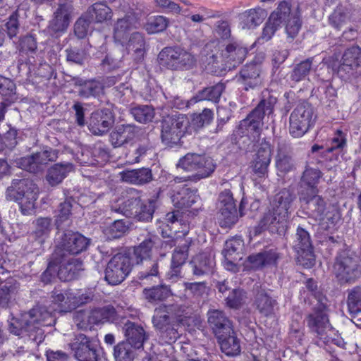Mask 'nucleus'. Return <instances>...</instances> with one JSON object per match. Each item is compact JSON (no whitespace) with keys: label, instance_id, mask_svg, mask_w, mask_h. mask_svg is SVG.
<instances>
[{"label":"nucleus","instance_id":"1","mask_svg":"<svg viewBox=\"0 0 361 361\" xmlns=\"http://www.w3.org/2000/svg\"><path fill=\"white\" fill-rule=\"evenodd\" d=\"M55 320L52 312L45 306H39L21 314L19 318H12L9 323V331L19 337L27 338L39 345L45 337L42 327L54 324Z\"/></svg>","mask_w":361,"mask_h":361},{"label":"nucleus","instance_id":"2","mask_svg":"<svg viewBox=\"0 0 361 361\" xmlns=\"http://www.w3.org/2000/svg\"><path fill=\"white\" fill-rule=\"evenodd\" d=\"M276 103V97H264L255 109L240 121L238 131L241 135L237 143L241 149L247 152L255 150L257 143L259 141L262 120L266 115L273 114Z\"/></svg>","mask_w":361,"mask_h":361},{"label":"nucleus","instance_id":"3","mask_svg":"<svg viewBox=\"0 0 361 361\" xmlns=\"http://www.w3.org/2000/svg\"><path fill=\"white\" fill-rule=\"evenodd\" d=\"M299 202L302 211L319 221L325 229L334 226L340 219L339 212L334 208H327L326 201L318 192L300 190Z\"/></svg>","mask_w":361,"mask_h":361},{"label":"nucleus","instance_id":"4","mask_svg":"<svg viewBox=\"0 0 361 361\" xmlns=\"http://www.w3.org/2000/svg\"><path fill=\"white\" fill-rule=\"evenodd\" d=\"M333 269L338 282L341 285L354 283L361 278V265L349 250L338 252Z\"/></svg>","mask_w":361,"mask_h":361},{"label":"nucleus","instance_id":"5","mask_svg":"<svg viewBox=\"0 0 361 361\" xmlns=\"http://www.w3.org/2000/svg\"><path fill=\"white\" fill-rule=\"evenodd\" d=\"M177 166L188 172H194V180H200L212 176L216 168L215 161L205 154L188 153L178 161Z\"/></svg>","mask_w":361,"mask_h":361},{"label":"nucleus","instance_id":"6","mask_svg":"<svg viewBox=\"0 0 361 361\" xmlns=\"http://www.w3.org/2000/svg\"><path fill=\"white\" fill-rule=\"evenodd\" d=\"M159 64L173 71L189 70L195 65L193 55L179 47L164 48L158 55Z\"/></svg>","mask_w":361,"mask_h":361},{"label":"nucleus","instance_id":"7","mask_svg":"<svg viewBox=\"0 0 361 361\" xmlns=\"http://www.w3.org/2000/svg\"><path fill=\"white\" fill-rule=\"evenodd\" d=\"M172 309L170 306L160 305L154 310L152 323L162 341L165 343L175 342L179 338L178 324L174 323L171 317Z\"/></svg>","mask_w":361,"mask_h":361},{"label":"nucleus","instance_id":"8","mask_svg":"<svg viewBox=\"0 0 361 361\" xmlns=\"http://www.w3.org/2000/svg\"><path fill=\"white\" fill-rule=\"evenodd\" d=\"M315 116L313 106L308 102L299 104L289 118V133L293 137H302L314 125Z\"/></svg>","mask_w":361,"mask_h":361},{"label":"nucleus","instance_id":"9","mask_svg":"<svg viewBox=\"0 0 361 361\" xmlns=\"http://www.w3.org/2000/svg\"><path fill=\"white\" fill-rule=\"evenodd\" d=\"M189 119L185 115L179 114L164 119L161 123V138L162 142L170 147L177 146L189 126Z\"/></svg>","mask_w":361,"mask_h":361},{"label":"nucleus","instance_id":"10","mask_svg":"<svg viewBox=\"0 0 361 361\" xmlns=\"http://www.w3.org/2000/svg\"><path fill=\"white\" fill-rule=\"evenodd\" d=\"M88 245V240L78 232L65 230L61 237L59 245L52 254L54 262H62L65 256L78 255Z\"/></svg>","mask_w":361,"mask_h":361},{"label":"nucleus","instance_id":"11","mask_svg":"<svg viewBox=\"0 0 361 361\" xmlns=\"http://www.w3.org/2000/svg\"><path fill=\"white\" fill-rule=\"evenodd\" d=\"M133 262L130 253H118L108 262L104 279L109 284L116 286L122 283L132 271Z\"/></svg>","mask_w":361,"mask_h":361},{"label":"nucleus","instance_id":"12","mask_svg":"<svg viewBox=\"0 0 361 361\" xmlns=\"http://www.w3.org/2000/svg\"><path fill=\"white\" fill-rule=\"evenodd\" d=\"M318 304H314L312 312L306 317L307 326L310 331L319 338L326 331H330L331 324L326 312V298L324 295H319Z\"/></svg>","mask_w":361,"mask_h":361},{"label":"nucleus","instance_id":"13","mask_svg":"<svg viewBox=\"0 0 361 361\" xmlns=\"http://www.w3.org/2000/svg\"><path fill=\"white\" fill-rule=\"evenodd\" d=\"M269 18L280 25L283 23H286V32L291 40L297 36L301 28L302 23L298 12L291 13L290 4L287 1L281 2Z\"/></svg>","mask_w":361,"mask_h":361},{"label":"nucleus","instance_id":"14","mask_svg":"<svg viewBox=\"0 0 361 361\" xmlns=\"http://www.w3.org/2000/svg\"><path fill=\"white\" fill-rule=\"evenodd\" d=\"M58 150L46 147L43 150L20 158L18 164L19 167L32 173H37L44 170V166L56 160Z\"/></svg>","mask_w":361,"mask_h":361},{"label":"nucleus","instance_id":"15","mask_svg":"<svg viewBox=\"0 0 361 361\" xmlns=\"http://www.w3.org/2000/svg\"><path fill=\"white\" fill-rule=\"evenodd\" d=\"M361 68V48L353 46L347 49L336 66L338 76L343 80H348Z\"/></svg>","mask_w":361,"mask_h":361},{"label":"nucleus","instance_id":"16","mask_svg":"<svg viewBox=\"0 0 361 361\" xmlns=\"http://www.w3.org/2000/svg\"><path fill=\"white\" fill-rule=\"evenodd\" d=\"M293 249L298 255L299 262L303 261V265L313 266L314 255L312 240L309 232L301 226H298L292 243Z\"/></svg>","mask_w":361,"mask_h":361},{"label":"nucleus","instance_id":"17","mask_svg":"<svg viewBox=\"0 0 361 361\" xmlns=\"http://www.w3.org/2000/svg\"><path fill=\"white\" fill-rule=\"evenodd\" d=\"M219 209L221 227L230 228L238 221L236 204L230 190H224L219 194Z\"/></svg>","mask_w":361,"mask_h":361},{"label":"nucleus","instance_id":"18","mask_svg":"<svg viewBox=\"0 0 361 361\" xmlns=\"http://www.w3.org/2000/svg\"><path fill=\"white\" fill-rule=\"evenodd\" d=\"M207 323L216 338L233 333V324L226 313L220 310L210 309L207 313Z\"/></svg>","mask_w":361,"mask_h":361},{"label":"nucleus","instance_id":"19","mask_svg":"<svg viewBox=\"0 0 361 361\" xmlns=\"http://www.w3.org/2000/svg\"><path fill=\"white\" fill-rule=\"evenodd\" d=\"M271 159V145L268 142L262 141L252 161V171L257 177L268 176V167Z\"/></svg>","mask_w":361,"mask_h":361},{"label":"nucleus","instance_id":"20","mask_svg":"<svg viewBox=\"0 0 361 361\" xmlns=\"http://www.w3.org/2000/svg\"><path fill=\"white\" fill-rule=\"evenodd\" d=\"M114 123V116L110 109H99L92 114V133L94 135L107 133Z\"/></svg>","mask_w":361,"mask_h":361},{"label":"nucleus","instance_id":"21","mask_svg":"<svg viewBox=\"0 0 361 361\" xmlns=\"http://www.w3.org/2000/svg\"><path fill=\"white\" fill-rule=\"evenodd\" d=\"M247 50L236 41L228 43L225 49L221 51V57L226 61L227 69L231 70L243 62Z\"/></svg>","mask_w":361,"mask_h":361},{"label":"nucleus","instance_id":"22","mask_svg":"<svg viewBox=\"0 0 361 361\" xmlns=\"http://www.w3.org/2000/svg\"><path fill=\"white\" fill-rule=\"evenodd\" d=\"M192 272L195 276L212 274L216 266L214 255L208 251L199 253L190 262Z\"/></svg>","mask_w":361,"mask_h":361},{"label":"nucleus","instance_id":"23","mask_svg":"<svg viewBox=\"0 0 361 361\" xmlns=\"http://www.w3.org/2000/svg\"><path fill=\"white\" fill-rule=\"evenodd\" d=\"M54 265L56 269L59 265L57 276L62 281H70L75 279L80 271L83 270L82 261L68 256L63 258L62 262Z\"/></svg>","mask_w":361,"mask_h":361},{"label":"nucleus","instance_id":"24","mask_svg":"<svg viewBox=\"0 0 361 361\" xmlns=\"http://www.w3.org/2000/svg\"><path fill=\"white\" fill-rule=\"evenodd\" d=\"M28 8L26 4H20L6 20L4 31L10 39L16 37L20 32L22 24L27 18Z\"/></svg>","mask_w":361,"mask_h":361},{"label":"nucleus","instance_id":"25","mask_svg":"<svg viewBox=\"0 0 361 361\" xmlns=\"http://www.w3.org/2000/svg\"><path fill=\"white\" fill-rule=\"evenodd\" d=\"M238 80L246 91L259 87L262 85V79L259 66L254 63L246 64L240 71Z\"/></svg>","mask_w":361,"mask_h":361},{"label":"nucleus","instance_id":"26","mask_svg":"<svg viewBox=\"0 0 361 361\" xmlns=\"http://www.w3.org/2000/svg\"><path fill=\"white\" fill-rule=\"evenodd\" d=\"M288 220V217L271 209L264 214L261 224L265 226L266 229L269 232L283 235L287 228Z\"/></svg>","mask_w":361,"mask_h":361},{"label":"nucleus","instance_id":"27","mask_svg":"<svg viewBox=\"0 0 361 361\" xmlns=\"http://www.w3.org/2000/svg\"><path fill=\"white\" fill-rule=\"evenodd\" d=\"M207 52L205 57L206 69L212 73L218 74L228 70L226 61L221 57V52L214 47V43L207 44L205 47Z\"/></svg>","mask_w":361,"mask_h":361},{"label":"nucleus","instance_id":"28","mask_svg":"<svg viewBox=\"0 0 361 361\" xmlns=\"http://www.w3.org/2000/svg\"><path fill=\"white\" fill-rule=\"evenodd\" d=\"M295 199L293 189L284 188L274 196L271 209L289 218L290 209Z\"/></svg>","mask_w":361,"mask_h":361},{"label":"nucleus","instance_id":"29","mask_svg":"<svg viewBox=\"0 0 361 361\" xmlns=\"http://www.w3.org/2000/svg\"><path fill=\"white\" fill-rule=\"evenodd\" d=\"M128 194L129 197L120 204L112 206L111 210L116 213H121L128 218L134 219L135 216L137 215V209L141 198L138 191L135 189L130 190Z\"/></svg>","mask_w":361,"mask_h":361},{"label":"nucleus","instance_id":"30","mask_svg":"<svg viewBox=\"0 0 361 361\" xmlns=\"http://www.w3.org/2000/svg\"><path fill=\"white\" fill-rule=\"evenodd\" d=\"M119 175L123 182L135 185L147 184L153 179L152 170L145 167L132 170L126 169L120 172Z\"/></svg>","mask_w":361,"mask_h":361},{"label":"nucleus","instance_id":"31","mask_svg":"<svg viewBox=\"0 0 361 361\" xmlns=\"http://www.w3.org/2000/svg\"><path fill=\"white\" fill-rule=\"evenodd\" d=\"M199 198L197 190L187 185L176 190L171 197L173 205L179 209L191 207L198 201Z\"/></svg>","mask_w":361,"mask_h":361},{"label":"nucleus","instance_id":"32","mask_svg":"<svg viewBox=\"0 0 361 361\" xmlns=\"http://www.w3.org/2000/svg\"><path fill=\"white\" fill-rule=\"evenodd\" d=\"M123 331L126 338L125 342H129L135 349H140L143 347L147 336L142 326L134 322H128L123 326Z\"/></svg>","mask_w":361,"mask_h":361},{"label":"nucleus","instance_id":"33","mask_svg":"<svg viewBox=\"0 0 361 361\" xmlns=\"http://www.w3.org/2000/svg\"><path fill=\"white\" fill-rule=\"evenodd\" d=\"M138 128L133 124L118 126L110 134V142L114 147H118L134 138Z\"/></svg>","mask_w":361,"mask_h":361},{"label":"nucleus","instance_id":"34","mask_svg":"<svg viewBox=\"0 0 361 361\" xmlns=\"http://www.w3.org/2000/svg\"><path fill=\"white\" fill-rule=\"evenodd\" d=\"M161 260L154 259L143 262V268L137 275V279L142 284L156 283L160 279V269Z\"/></svg>","mask_w":361,"mask_h":361},{"label":"nucleus","instance_id":"35","mask_svg":"<svg viewBox=\"0 0 361 361\" xmlns=\"http://www.w3.org/2000/svg\"><path fill=\"white\" fill-rule=\"evenodd\" d=\"M73 170L71 163H58L48 169L45 176L47 183L54 187L62 183L68 174Z\"/></svg>","mask_w":361,"mask_h":361},{"label":"nucleus","instance_id":"36","mask_svg":"<svg viewBox=\"0 0 361 361\" xmlns=\"http://www.w3.org/2000/svg\"><path fill=\"white\" fill-rule=\"evenodd\" d=\"M322 173L319 169L306 166L300 178V190L318 192L317 185L322 177Z\"/></svg>","mask_w":361,"mask_h":361},{"label":"nucleus","instance_id":"37","mask_svg":"<svg viewBox=\"0 0 361 361\" xmlns=\"http://www.w3.org/2000/svg\"><path fill=\"white\" fill-rule=\"evenodd\" d=\"M154 245V242L151 236H148L138 245L134 246L133 247L132 255L130 254L133 265H138L145 262L146 261L151 260L150 257Z\"/></svg>","mask_w":361,"mask_h":361},{"label":"nucleus","instance_id":"38","mask_svg":"<svg viewBox=\"0 0 361 361\" xmlns=\"http://www.w3.org/2000/svg\"><path fill=\"white\" fill-rule=\"evenodd\" d=\"M270 290L259 289L255 297V304L259 312L265 315L269 316L274 314V307L277 305L276 300L271 295Z\"/></svg>","mask_w":361,"mask_h":361},{"label":"nucleus","instance_id":"39","mask_svg":"<svg viewBox=\"0 0 361 361\" xmlns=\"http://www.w3.org/2000/svg\"><path fill=\"white\" fill-rule=\"evenodd\" d=\"M267 11L257 7L245 11L240 15V24L243 29H253L259 25L266 18Z\"/></svg>","mask_w":361,"mask_h":361},{"label":"nucleus","instance_id":"40","mask_svg":"<svg viewBox=\"0 0 361 361\" xmlns=\"http://www.w3.org/2000/svg\"><path fill=\"white\" fill-rule=\"evenodd\" d=\"M74 200L70 197L66 198L64 202L59 205V214L56 216L55 225L58 230H63L71 226L72 224V213Z\"/></svg>","mask_w":361,"mask_h":361},{"label":"nucleus","instance_id":"41","mask_svg":"<svg viewBox=\"0 0 361 361\" xmlns=\"http://www.w3.org/2000/svg\"><path fill=\"white\" fill-rule=\"evenodd\" d=\"M133 23L134 18L128 15L117 20L114 27V39L116 42L123 44L126 42Z\"/></svg>","mask_w":361,"mask_h":361},{"label":"nucleus","instance_id":"42","mask_svg":"<svg viewBox=\"0 0 361 361\" xmlns=\"http://www.w3.org/2000/svg\"><path fill=\"white\" fill-rule=\"evenodd\" d=\"M18 190L23 195V202L27 207L33 206L38 198L39 188L33 180L29 178L18 179Z\"/></svg>","mask_w":361,"mask_h":361},{"label":"nucleus","instance_id":"43","mask_svg":"<svg viewBox=\"0 0 361 361\" xmlns=\"http://www.w3.org/2000/svg\"><path fill=\"white\" fill-rule=\"evenodd\" d=\"M220 344L221 351L227 356L234 357L238 355L241 351L240 340L235 333L228 334L221 338H216Z\"/></svg>","mask_w":361,"mask_h":361},{"label":"nucleus","instance_id":"44","mask_svg":"<svg viewBox=\"0 0 361 361\" xmlns=\"http://www.w3.org/2000/svg\"><path fill=\"white\" fill-rule=\"evenodd\" d=\"M275 165L277 170L283 173H288L295 169V163L292 154L285 147H279Z\"/></svg>","mask_w":361,"mask_h":361},{"label":"nucleus","instance_id":"45","mask_svg":"<svg viewBox=\"0 0 361 361\" xmlns=\"http://www.w3.org/2000/svg\"><path fill=\"white\" fill-rule=\"evenodd\" d=\"M224 88V85L220 82L215 85L205 87L199 91L190 101L197 102L203 100H207L215 104L218 103Z\"/></svg>","mask_w":361,"mask_h":361},{"label":"nucleus","instance_id":"46","mask_svg":"<svg viewBox=\"0 0 361 361\" xmlns=\"http://www.w3.org/2000/svg\"><path fill=\"white\" fill-rule=\"evenodd\" d=\"M19 283L13 278H8L0 284V307L6 308L11 301L12 296L17 293Z\"/></svg>","mask_w":361,"mask_h":361},{"label":"nucleus","instance_id":"47","mask_svg":"<svg viewBox=\"0 0 361 361\" xmlns=\"http://www.w3.org/2000/svg\"><path fill=\"white\" fill-rule=\"evenodd\" d=\"M72 346L79 361H90V340L88 337L80 334Z\"/></svg>","mask_w":361,"mask_h":361},{"label":"nucleus","instance_id":"48","mask_svg":"<svg viewBox=\"0 0 361 361\" xmlns=\"http://www.w3.org/2000/svg\"><path fill=\"white\" fill-rule=\"evenodd\" d=\"M157 198L152 197L145 202L140 199L137 209V215L134 219L139 221H149L152 219L155 209L157 207Z\"/></svg>","mask_w":361,"mask_h":361},{"label":"nucleus","instance_id":"49","mask_svg":"<svg viewBox=\"0 0 361 361\" xmlns=\"http://www.w3.org/2000/svg\"><path fill=\"white\" fill-rule=\"evenodd\" d=\"M18 99H3L0 102V123L5 120L7 114L8 123H14L20 120L21 116L17 108H11V105Z\"/></svg>","mask_w":361,"mask_h":361},{"label":"nucleus","instance_id":"50","mask_svg":"<svg viewBox=\"0 0 361 361\" xmlns=\"http://www.w3.org/2000/svg\"><path fill=\"white\" fill-rule=\"evenodd\" d=\"M116 317V312L114 307L110 305L92 310V324H94L114 322Z\"/></svg>","mask_w":361,"mask_h":361},{"label":"nucleus","instance_id":"51","mask_svg":"<svg viewBox=\"0 0 361 361\" xmlns=\"http://www.w3.org/2000/svg\"><path fill=\"white\" fill-rule=\"evenodd\" d=\"M312 61L313 59L309 58L295 65L290 73L291 80L298 82L305 80L312 70Z\"/></svg>","mask_w":361,"mask_h":361},{"label":"nucleus","instance_id":"52","mask_svg":"<svg viewBox=\"0 0 361 361\" xmlns=\"http://www.w3.org/2000/svg\"><path fill=\"white\" fill-rule=\"evenodd\" d=\"M135 350L129 342H119L114 348L115 361H133Z\"/></svg>","mask_w":361,"mask_h":361},{"label":"nucleus","instance_id":"53","mask_svg":"<svg viewBox=\"0 0 361 361\" xmlns=\"http://www.w3.org/2000/svg\"><path fill=\"white\" fill-rule=\"evenodd\" d=\"M145 45V39L140 32H135L130 35L128 47L134 51L135 60L137 62H140L144 57Z\"/></svg>","mask_w":361,"mask_h":361},{"label":"nucleus","instance_id":"54","mask_svg":"<svg viewBox=\"0 0 361 361\" xmlns=\"http://www.w3.org/2000/svg\"><path fill=\"white\" fill-rule=\"evenodd\" d=\"M243 246L244 243L241 238H233L226 241L222 255L224 257L241 259L240 254Z\"/></svg>","mask_w":361,"mask_h":361},{"label":"nucleus","instance_id":"55","mask_svg":"<svg viewBox=\"0 0 361 361\" xmlns=\"http://www.w3.org/2000/svg\"><path fill=\"white\" fill-rule=\"evenodd\" d=\"M145 298L151 302L162 301L171 295V289L168 286L159 285L143 290Z\"/></svg>","mask_w":361,"mask_h":361},{"label":"nucleus","instance_id":"56","mask_svg":"<svg viewBox=\"0 0 361 361\" xmlns=\"http://www.w3.org/2000/svg\"><path fill=\"white\" fill-rule=\"evenodd\" d=\"M131 115L139 123H147L154 117V109L149 105H136L130 110Z\"/></svg>","mask_w":361,"mask_h":361},{"label":"nucleus","instance_id":"57","mask_svg":"<svg viewBox=\"0 0 361 361\" xmlns=\"http://www.w3.org/2000/svg\"><path fill=\"white\" fill-rule=\"evenodd\" d=\"M348 308L352 317H355L361 313V287L356 286L349 291Z\"/></svg>","mask_w":361,"mask_h":361},{"label":"nucleus","instance_id":"58","mask_svg":"<svg viewBox=\"0 0 361 361\" xmlns=\"http://www.w3.org/2000/svg\"><path fill=\"white\" fill-rule=\"evenodd\" d=\"M280 26L277 22L269 18L263 27L261 35L255 41V44L262 45L269 41Z\"/></svg>","mask_w":361,"mask_h":361},{"label":"nucleus","instance_id":"59","mask_svg":"<svg viewBox=\"0 0 361 361\" xmlns=\"http://www.w3.org/2000/svg\"><path fill=\"white\" fill-rule=\"evenodd\" d=\"M190 242L185 240L184 243L179 245L173 251L171 259V264L181 267L185 264L188 257V250Z\"/></svg>","mask_w":361,"mask_h":361},{"label":"nucleus","instance_id":"60","mask_svg":"<svg viewBox=\"0 0 361 361\" xmlns=\"http://www.w3.org/2000/svg\"><path fill=\"white\" fill-rule=\"evenodd\" d=\"M92 12L94 14L96 23H103L111 20L112 17L111 9L105 4L96 2L92 5Z\"/></svg>","mask_w":361,"mask_h":361},{"label":"nucleus","instance_id":"61","mask_svg":"<svg viewBox=\"0 0 361 361\" xmlns=\"http://www.w3.org/2000/svg\"><path fill=\"white\" fill-rule=\"evenodd\" d=\"M0 94L3 99H15L18 97L16 94V86L10 78L0 75Z\"/></svg>","mask_w":361,"mask_h":361},{"label":"nucleus","instance_id":"62","mask_svg":"<svg viewBox=\"0 0 361 361\" xmlns=\"http://www.w3.org/2000/svg\"><path fill=\"white\" fill-rule=\"evenodd\" d=\"M331 146L325 150V156L336 150H343L347 146L346 134L341 130H337L331 139Z\"/></svg>","mask_w":361,"mask_h":361},{"label":"nucleus","instance_id":"63","mask_svg":"<svg viewBox=\"0 0 361 361\" xmlns=\"http://www.w3.org/2000/svg\"><path fill=\"white\" fill-rule=\"evenodd\" d=\"M89 300L88 295H81L79 296L75 295L73 293V298L70 300H64L61 303L59 312H68L75 310L76 307L87 303Z\"/></svg>","mask_w":361,"mask_h":361},{"label":"nucleus","instance_id":"64","mask_svg":"<svg viewBox=\"0 0 361 361\" xmlns=\"http://www.w3.org/2000/svg\"><path fill=\"white\" fill-rule=\"evenodd\" d=\"M90 25V13L88 10L85 13L82 15L75 22L74 26V32L75 35L80 38H85L89 30Z\"/></svg>","mask_w":361,"mask_h":361}]
</instances>
